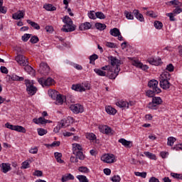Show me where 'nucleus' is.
Returning <instances> with one entry per match:
<instances>
[{"label":"nucleus","instance_id":"obj_39","mask_svg":"<svg viewBox=\"0 0 182 182\" xmlns=\"http://www.w3.org/2000/svg\"><path fill=\"white\" fill-rule=\"evenodd\" d=\"M96 18H98V19H105L106 16H105V14H103L101 11H98L95 13Z\"/></svg>","mask_w":182,"mask_h":182},{"label":"nucleus","instance_id":"obj_1","mask_svg":"<svg viewBox=\"0 0 182 182\" xmlns=\"http://www.w3.org/2000/svg\"><path fill=\"white\" fill-rule=\"evenodd\" d=\"M110 65H105L101 69L95 68L94 72L98 75V76H107L109 79H116L120 72V65L122 61L117 59L116 57L110 56L108 58Z\"/></svg>","mask_w":182,"mask_h":182},{"label":"nucleus","instance_id":"obj_38","mask_svg":"<svg viewBox=\"0 0 182 182\" xmlns=\"http://www.w3.org/2000/svg\"><path fill=\"white\" fill-rule=\"evenodd\" d=\"M38 136H45V134H46V133H48V130L43 129V128H38L37 129Z\"/></svg>","mask_w":182,"mask_h":182},{"label":"nucleus","instance_id":"obj_7","mask_svg":"<svg viewBox=\"0 0 182 182\" xmlns=\"http://www.w3.org/2000/svg\"><path fill=\"white\" fill-rule=\"evenodd\" d=\"M158 85H159V81L156 80H151L148 82L149 87H150L151 89L155 90V92L156 94L161 92V90L157 87Z\"/></svg>","mask_w":182,"mask_h":182},{"label":"nucleus","instance_id":"obj_63","mask_svg":"<svg viewBox=\"0 0 182 182\" xmlns=\"http://www.w3.org/2000/svg\"><path fill=\"white\" fill-rule=\"evenodd\" d=\"M171 149L172 150H176V151L182 150V144H178L176 146L172 147Z\"/></svg>","mask_w":182,"mask_h":182},{"label":"nucleus","instance_id":"obj_18","mask_svg":"<svg viewBox=\"0 0 182 182\" xmlns=\"http://www.w3.org/2000/svg\"><path fill=\"white\" fill-rule=\"evenodd\" d=\"M116 105L118 106V107H127V109H129V106H132V102H127L123 100L119 101L116 103Z\"/></svg>","mask_w":182,"mask_h":182},{"label":"nucleus","instance_id":"obj_26","mask_svg":"<svg viewBox=\"0 0 182 182\" xmlns=\"http://www.w3.org/2000/svg\"><path fill=\"white\" fill-rule=\"evenodd\" d=\"M58 95H59V92L55 90H48V95L50 96V97H52L53 100L56 99Z\"/></svg>","mask_w":182,"mask_h":182},{"label":"nucleus","instance_id":"obj_53","mask_svg":"<svg viewBox=\"0 0 182 182\" xmlns=\"http://www.w3.org/2000/svg\"><path fill=\"white\" fill-rule=\"evenodd\" d=\"M88 17L90 18V19H96V13H95L94 11H90L88 13Z\"/></svg>","mask_w":182,"mask_h":182},{"label":"nucleus","instance_id":"obj_29","mask_svg":"<svg viewBox=\"0 0 182 182\" xmlns=\"http://www.w3.org/2000/svg\"><path fill=\"white\" fill-rule=\"evenodd\" d=\"M14 131L18 132L19 133H26V129L22 126L15 125Z\"/></svg>","mask_w":182,"mask_h":182},{"label":"nucleus","instance_id":"obj_47","mask_svg":"<svg viewBox=\"0 0 182 182\" xmlns=\"http://www.w3.org/2000/svg\"><path fill=\"white\" fill-rule=\"evenodd\" d=\"M156 90H149L146 92V96H148V97H154V93H156Z\"/></svg>","mask_w":182,"mask_h":182},{"label":"nucleus","instance_id":"obj_30","mask_svg":"<svg viewBox=\"0 0 182 182\" xmlns=\"http://www.w3.org/2000/svg\"><path fill=\"white\" fill-rule=\"evenodd\" d=\"M105 110L107 112V113H108V114H116L117 113V110L116 109L112 107L111 106H108L107 107H105Z\"/></svg>","mask_w":182,"mask_h":182},{"label":"nucleus","instance_id":"obj_61","mask_svg":"<svg viewBox=\"0 0 182 182\" xmlns=\"http://www.w3.org/2000/svg\"><path fill=\"white\" fill-rule=\"evenodd\" d=\"M166 70H168V72H173L174 70V66L173 64H169L166 66Z\"/></svg>","mask_w":182,"mask_h":182},{"label":"nucleus","instance_id":"obj_58","mask_svg":"<svg viewBox=\"0 0 182 182\" xmlns=\"http://www.w3.org/2000/svg\"><path fill=\"white\" fill-rule=\"evenodd\" d=\"M33 176H36L37 177H42V176H43V172H42V171H35Z\"/></svg>","mask_w":182,"mask_h":182},{"label":"nucleus","instance_id":"obj_46","mask_svg":"<svg viewBox=\"0 0 182 182\" xmlns=\"http://www.w3.org/2000/svg\"><path fill=\"white\" fill-rule=\"evenodd\" d=\"M124 15H125L127 19H131V20L134 19V16H133V14H132V13H130L127 11H124Z\"/></svg>","mask_w":182,"mask_h":182},{"label":"nucleus","instance_id":"obj_23","mask_svg":"<svg viewBox=\"0 0 182 182\" xmlns=\"http://www.w3.org/2000/svg\"><path fill=\"white\" fill-rule=\"evenodd\" d=\"M148 62L150 63V65H154V66H159L161 63V59L159 58L158 60H156L154 58H149L148 60Z\"/></svg>","mask_w":182,"mask_h":182},{"label":"nucleus","instance_id":"obj_6","mask_svg":"<svg viewBox=\"0 0 182 182\" xmlns=\"http://www.w3.org/2000/svg\"><path fill=\"white\" fill-rule=\"evenodd\" d=\"M25 83L28 93L30 95V96H33V95L38 92V88L33 86V83H32L29 80H26Z\"/></svg>","mask_w":182,"mask_h":182},{"label":"nucleus","instance_id":"obj_27","mask_svg":"<svg viewBox=\"0 0 182 182\" xmlns=\"http://www.w3.org/2000/svg\"><path fill=\"white\" fill-rule=\"evenodd\" d=\"M109 33L112 35V36L117 37L119 35H120V30H119L117 28H114L109 31Z\"/></svg>","mask_w":182,"mask_h":182},{"label":"nucleus","instance_id":"obj_50","mask_svg":"<svg viewBox=\"0 0 182 182\" xmlns=\"http://www.w3.org/2000/svg\"><path fill=\"white\" fill-rule=\"evenodd\" d=\"M171 176L173 177V178H177L178 180H182V175L180 173H171Z\"/></svg>","mask_w":182,"mask_h":182},{"label":"nucleus","instance_id":"obj_15","mask_svg":"<svg viewBox=\"0 0 182 182\" xmlns=\"http://www.w3.org/2000/svg\"><path fill=\"white\" fill-rule=\"evenodd\" d=\"M119 143H121V144H122V146H124V147H127L128 149H130V147H132V146H133V143L132 142V141H127L125 139H119Z\"/></svg>","mask_w":182,"mask_h":182},{"label":"nucleus","instance_id":"obj_3","mask_svg":"<svg viewBox=\"0 0 182 182\" xmlns=\"http://www.w3.org/2000/svg\"><path fill=\"white\" fill-rule=\"evenodd\" d=\"M63 22L65 23L63 28H61V31L63 32H73L76 31V26L73 25V21H72V18L69 17L68 16H65L64 18L63 19Z\"/></svg>","mask_w":182,"mask_h":182},{"label":"nucleus","instance_id":"obj_48","mask_svg":"<svg viewBox=\"0 0 182 182\" xmlns=\"http://www.w3.org/2000/svg\"><path fill=\"white\" fill-rule=\"evenodd\" d=\"M176 9L173 11V13L174 15H178V14H181L182 9L180 8V6H175Z\"/></svg>","mask_w":182,"mask_h":182},{"label":"nucleus","instance_id":"obj_37","mask_svg":"<svg viewBox=\"0 0 182 182\" xmlns=\"http://www.w3.org/2000/svg\"><path fill=\"white\" fill-rule=\"evenodd\" d=\"M77 180H79L80 182H89V180L85 176L83 175H78L77 176Z\"/></svg>","mask_w":182,"mask_h":182},{"label":"nucleus","instance_id":"obj_49","mask_svg":"<svg viewBox=\"0 0 182 182\" xmlns=\"http://www.w3.org/2000/svg\"><path fill=\"white\" fill-rule=\"evenodd\" d=\"M86 137L88 140H95L96 139V135L93 133H88L86 134Z\"/></svg>","mask_w":182,"mask_h":182},{"label":"nucleus","instance_id":"obj_52","mask_svg":"<svg viewBox=\"0 0 182 182\" xmlns=\"http://www.w3.org/2000/svg\"><path fill=\"white\" fill-rule=\"evenodd\" d=\"M30 42L31 43H38V42H39V38H38L36 36H33L30 39Z\"/></svg>","mask_w":182,"mask_h":182},{"label":"nucleus","instance_id":"obj_59","mask_svg":"<svg viewBox=\"0 0 182 182\" xmlns=\"http://www.w3.org/2000/svg\"><path fill=\"white\" fill-rule=\"evenodd\" d=\"M112 133V129L108 126L105 125V131L104 132L105 134H110Z\"/></svg>","mask_w":182,"mask_h":182},{"label":"nucleus","instance_id":"obj_20","mask_svg":"<svg viewBox=\"0 0 182 182\" xmlns=\"http://www.w3.org/2000/svg\"><path fill=\"white\" fill-rule=\"evenodd\" d=\"M90 28H92V24L89 22L83 23L79 26L80 31H87Z\"/></svg>","mask_w":182,"mask_h":182},{"label":"nucleus","instance_id":"obj_54","mask_svg":"<svg viewBox=\"0 0 182 182\" xmlns=\"http://www.w3.org/2000/svg\"><path fill=\"white\" fill-rule=\"evenodd\" d=\"M112 181L113 182H120V176L119 175L114 176L111 178Z\"/></svg>","mask_w":182,"mask_h":182},{"label":"nucleus","instance_id":"obj_43","mask_svg":"<svg viewBox=\"0 0 182 182\" xmlns=\"http://www.w3.org/2000/svg\"><path fill=\"white\" fill-rule=\"evenodd\" d=\"M154 25L156 29H161V28H163V23L159 21H156Z\"/></svg>","mask_w":182,"mask_h":182},{"label":"nucleus","instance_id":"obj_24","mask_svg":"<svg viewBox=\"0 0 182 182\" xmlns=\"http://www.w3.org/2000/svg\"><path fill=\"white\" fill-rule=\"evenodd\" d=\"M68 180H75V176H73V175L71 173H68L67 175L63 176L61 178L62 182H66Z\"/></svg>","mask_w":182,"mask_h":182},{"label":"nucleus","instance_id":"obj_10","mask_svg":"<svg viewBox=\"0 0 182 182\" xmlns=\"http://www.w3.org/2000/svg\"><path fill=\"white\" fill-rule=\"evenodd\" d=\"M16 60L21 66H26L28 65V59L23 55H18L16 57Z\"/></svg>","mask_w":182,"mask_h":182},{"label":"nucleus","instance_id":"obj_14","mask_svg":"<svg viewBox=\"0 0 182 182\" xmlns=\"http://www.w3.org/2000/svg\"><path fill=\"white\" fill-rule=\"evenodd\" d=\"M132 65L136 66V68H139V69H141L142 70H147V69H149V66H147V65H144L139 60L133 61Z\"/></svg>","mask_w":182,"mask_h":182},{"label":"nucleus","instance_id":"obj_36","mask_svg":"<svg viewBox=\"0 0 182 182\" xmlns=\"http://www.w3.org/2000/svg\"><path fill=\"white\" fill-rule=\"evenodd\" d=\"M176 141H177V139L175 137L170 136L168 138L167 144H168V146H170L171 147V146H173V144H174V143H176Z\"/></svg>","mask_w":182,"mask_h":182},{"label":"nucleus","instance_id":"obj_17","mask_svg":"<svg viewBox=\"0 0 182 182\" xmlns=\"http://www.w3.org/2000/svg\"><path fill=\"white\" fill-rule=\"evenodd\" d=\"M33 123L36 124H46L49 122V120L46 119L45 118L41 117L38 119L34 118L33 119Z\"/></svg>","mask_w":182,"mask_h":182},{"label":"nucleus","instance_id":"obj_41","mask_svg":"<svg viewBox=\"0 0 182 182\" xmlns=\"http://www.w3.org/2000/svg\"><path fill=\"white\" fill-rule=\"evenodd\" d=\"M145 156L148 157V159H151V160H156V155L154 154H151V152L146 151L144 152Z\"/></svg>","mask_w":182,"mask_h":182},{"label":"nucleus","instance_id":"obj_64","mask_svg":"<svg viewBox=\"0 0 182 182\" xmlns=\"http://www.w3.org/2000/svg\"><path fill=\"white\" fill-rule=\"evenodd\" d=\"M7 9L5 6H0V14H6Z\"/></svg>","mask_w":182,"mask_h":182},{"label":"nucleus","instance_id":"obj_44","mask_svg":"<svg viewBox=\"0 0 182 182\" xmlns=\"http://www.w3.org/2000/svg\"><path fill=\"white\" fill-rule=\"evenodd\" d=\"M78 171H80V173H89L90 171V170H89L86 166L79 167Z\"/></svg>","mask_w":182,"mask_h":182},{"label":"nucleus","instance_id":"obj_12","mask_svg":"<svg viewBox=\"0 0 182 182\" xmlns=\"http://www.w3.org/2000/svg\"><path fill=\"white\" fill-rule=\"evenodd\" d=\"M7 82L17 81V82H23V77H19L15 74L12 75H7L6 77Z\"/></svg>","mask_w":182,"mask_h":182},{"label":"nucleus","instance_id":"obj_21","mask_svg":"<svg viewBox=\"0 0 182 182\" xmlns=\"http://www.w3.org/2000/svg\"><path fill=\"white\" fill-rule=\"evenodd\" d=\"M65 122L66 121L61 120L60 122L58 123V126H56L53 129L54 133H59L60 129H62V127H65Z\"/></svg>","mask_w":182,"mask_h":182},{"label":"nucleus","instance_id":"obj_62","mask_svg":"<svg viewBox=\"0 0 182 182\" xmlns=\"http://www.w3.org/2000/svg\"><path fill=\"white\" fill-rule=\"evenodd\" d=\"M0 70H1V73H5L6 75H8V68H6V67L1 66L0 68Z\"/></svg>","mask_w":182,"mask_h":182},{"label":"nucleus","instance_id":"obj_19","mask_svg":"<svg viewBox=\"0 0 182 182\" xmlns=\"http://www.w3.org/2000/svg\"><path fill=\"white\" fill-rule=\"evenodd\" d=\"M73 154L76 156L77 159L79 160H85V155L82 151L73 150Z\"/></svg>","mask_w":182,"mask_h":182},{"label":"nucleus","instance_id":"obj_34","mask_svg":"<svg viewBox=\"0 0 182 182\" xmlns=\"http://www.w3.org/2000/svg\"><path fill=\"white\" fill-rule=\"evenodd\" d=\"M52 85H55V80L51 77H48L45 81V86H52Z\"/></svg>","mask_w":182,"mask_h":182},{"label":"nucleus","instance_id":"obj_56","mask_svg":"<svg viewBox=\"0 0 182 182\" xmlns=\"http://www.w3.org/2000/svg\"><path fill=\"white\" fill-rule=\"evenodd\" d=\"M71 163H79V159L75 156H72L70 159Z\"/></svg>","mask_w":182,"mask_h":182},{"label":"nucleus","instance_id":"obj_51","mask_svg":"<svg viewBox=\"0 0 182 182\" xmlns=\"http://www.w3.org/2000/svg\"><path fill=\"white\" fill-rule=\"evenodd\" d=\"M30 38H31V34L26 33L23 36H22L21 39L23 42H28Z\"/></svg>","mask_w":182,"mask_h":182},{"label":"nucleus","instance_id":"obj_22","mask_svg":"<svg viewBox=\"0 0 182 182\" xmlns=\"http://www.w3.org/2000/svg\"><path fill=\"white\" fill-rule=\"evenodd\" d=\"M24 66V70H26V72H27L28 75H31V76H35V70H33L32 67H31L28 64Z\"/></svg>","mask_w":182,"mask_h":182},{"label":"nucleus","instance_id":"obj_9","mask_svg":"<svg viewBox=\"0 0 182 182\" xmlns=\"http://www.w3.org/2000/svg\"><path fill=\"white\" fill-rule=\"evenodd\" d=\"M101 160L104 161V163H107V164L114 163V155L112 154H105L101 157Z\"/></svg>","mask_w":182,"mask_h":182},{"label":"nucleus","instance_id":"obj_57","mask_svg":"<svg viewBox=\"0 0 182 182\" xmlns=\"http://www.w3.org/2000/svg\"><path fill=\"white\" fill-rule=\"evenodd\" d=\"M166 16H168L170 21H176V18H174V14L173 13H168V14H166Z\"/></svg>","mask_w":182,"mask_h":182},{"label":"nucleus","instance_id":"obj_28","mask_svg":"<svg viewBox=\"0 0 182 182\" xmlns=\"http://www.w3.org/2000/svg\"><path fill=\"white\" fill-rule=\"evenodd\" d=\"M64 98L65 97L62 96V95L60 94H58L55 97L56 99L55 105H63Z\"/></svg>","mask_w":182,"mask_h":182},{"label":"nucleus","instance_id":"obj_60","mask_svg":"<svg viewBox=\"0 0 182 182\" xmlns=\"http://www.w3.org/2000/svg\"><path fill=\"white\" fill-rule=\"evenodd\" d=\"M38 83H40V85H41V86H43V87L45 86V82H46L45 78L43 77L38 78Z\"/></svg>","mask_w":182,"mask_h":182},{"label":"nucleus","instance_id":"obj_13","mask_svg":"<svg viewBox=\"0 0 182 182\" xmlns=\"http://www.w3.org/2000/svg\"><path fill=\"white\" fill-rule=\"evenodd\" d=\"M25 16V11L23 10H19L18 11L13 14L12 18L13 19H15L16 21H18L19 19H22Z\"/></svg>","mask_w":182,"mask_h":182},{"label":"nucleus","instance_id":"obj_31","mask_svg":"<svg viewBox=\"0 0 182 182\" xmlns=\"http://www.w3.org/2000/svg\"><path fill=\"white\" fill-rule=\"evenodd\" d=\"M55 159L57 160L58 163L62 164L64 163V161L62 160V154L58 152L54 153Z\"/></svg>","mask_w":182,"mask_h":182},{"label":"nucleus","instance_id":"obj_11","mask_svg":"<svg viewBox=\"0 0 182 182\" xmlns=\"http://www.w3.org/2000/svg\"><path fill=\"white\" fill-rule=\"evenodd\" d=\"M70 110H72V112H73V113H76V114H77V113H83V106H82L80 104H75L73 105H71L70 107Z\"/></svg>","mask_w":182,"mask_h":182},{"label":"nucleus","instance_id":"obj_33","mask_svg":"<svg viewBox=\"0 0 182 182\" xmlns=\"http://www.w3.org/2000/svg\"><path fill=\"white\" fill-rule=\"evenodd\" d=\"M27 23L31 25V26L34 28V29H37V31H39V29H41V26L38 25V23L31 21V20H27Z\"/></svg>","mask_w":182,"mask_h":182},{"label":"nucleus","instance_id":"obj_32","mask_svg":"<svg viewBox=\"0 0 182 182\" xmlns=\"http://www.w3.org/2000/svg\"><path fill=\"white\" fill-rule=\"evenodd\" d=\"M95 28L98 29V31H105V29H106V24L102 23H96Z\"/></svg>","mask_w":182,"mask_h":182},{"label":"nucleus","instance_id":"obj_16","mask_svg":"<svg viewBox=\"0 0 182 182\" xmlns=\"http://www.w3.org/2000/svg\"><path fill=\"white\" fill-rule=\"evenodd\" d=\"M2 173H6L11 171V164L3 163L0 165Z\"/></svg>","mask_w":182,"mask_h":182},{"label":"nucleus","instance_id":"obj_40","mask_svg":"<svg viewBox=\"0 0 182 182\" xmlns=\"http://www.w3.org/2000/svg\"><path fill=\"white\" fill-rule=\"evenodd\" d=\"M168 5H176V6H182V4L177 0H173L168 2Z\"/></svg>","mask_w":182,"mask_h":182},{"label":"nucleus","instance_id":"obj_45","mask_svg":"<svg viewBox=\"0 0 182 182\" xmlns=\"http://www.w3.org/2000/svg\"><path fill=\"white\" fill-rule=\"evenodd\" d=\"M29 167H30L29 161H25L21 164V168L26 169V168H29Z\"/></svg>","mask_w":182,"mask_h":182},{"label":"nucleus","instance_id":"obj_55","mask_svg":"<svg viewBox=\"0 0 182 182\" xmlns=\"http://www.w3.org/2000/svg\"><path fill=\"white\" fill-rule=\"evenodd\" d=\"M5 127L10 129V130H15V125L11 124L9 122L5 124Z\"/></svg>","mask_w":182,"mask_h":182},{"label":"nucleus","instance_id":"obj_5","mask_svg":"<svg viewBox=\"0 0 182 182\" xmlns=\"http://www.w3.org/2000/svg\"><path fill=\"white\" fill-rule=\"evenodd\" d=\"M72 89L75 92H85L90 90V84L89 82H82V84L73 85Z\"/></svg>","mask_w":182,"mask_h":182},{"label":"nucleus","instance_id":"obj_4","mask_svg":"<svg viewBox=\"0 0 182 182\" xmlns=\"http://www.w3.org/2000/svg\"><path fill=\"white\" fill-rule=\"evenodd\" d=\"M163 103V100L160 97H153L152 102H149L147 105L148 109L151 110H157L159 106Z\"/></svg>","mask_w":182,"mask_h":182},{"label":"nucleus","instance_id":"obj_35","mask_svg":"<svg viewBox=\"0 0 182 182\" xmlns=\"http://www.w3.org/2000/svg\"><path fill=\"white\" fill-rule=\"evenodd\" d=\"M44 9L46 11H56V7L53 6V5L48 4H45L43 6Z\"/></svg>","mask_w":182,"mask_h":182},{"label":"nucleus","instance_id":"obj_25","mask_svg":"<svg viewBox=\"0 0 182 182\" xmlns=\"http://www.w3.org/2000/svg\"><path fill=\"white\" fill-rule=\"evenodd\" d=\"M134 14L138 21H140V22H144V17H143V14H140L138 10H134Z\"/></svg>","mask_w":182,"mask_h":182},{"label":"nucleus","instance_id":"obj_2","mask_svg":"<svg viewBox=\"0 0 182 182\" xmlns=\"http://www.w3.org/2000/svg\"><path fill=\"white\" fill-rule=\"evenodd\" d=\"M170 73L168 72H164L162 74H161L159 77V82L160 86L161 89H164V90H167V89H170L171 87V83L168 82L170 80Z\"/></svg>","mask_w":182,"mask_h":182},{"label":"nucleus","instance_id":"obj_8","mask_svg":"<svg viewBox=\"0 0 182 182\" xmlns=\"http://www.w3.org/2000/svg\"><path fill=\"white\" fill-rule=\"evenodd\" d=\"M50 70V68H49V66L46 63H41L40 64L39 72L41 75H44V76H46V75L49 74Z\"/></svg>","mask_w":182,"mask_h":182},{"label":"nucleus","instance_id":"obj_42","mask_svg":"<svg viewBox=\"0 0 182 182\" xmlns=\"http://www.w3.org/2000/svg\"><path fill=\"white\" fill-rule=\"evenodd\" d=\"M134 174L137 177H142V178H146L147 176V173L146 172H134Z\"/></svg>","mask_w":182,"mask_h":182}]
</instances>
